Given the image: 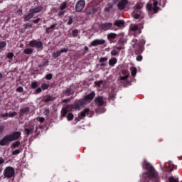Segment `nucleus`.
Segmentation results:
<instances>
[{
  "instance_id": "obj_60",
  "label": "nucleus",
  "mask_w": 182,
  "mask_h": 182,
  "mask_svg": "<svg viewBox=\"0 0 182 182\" xmlns=\"http://www.w3.org/2000/svg\"><path fill=\"white\" fill-rule=\"evenodd\" d=\"M127 77H129V75H124L121 77V80H126V79H127Z\"/></svg>"
},
{
  "instance_id": "obj_3",
  "label": "nucleus",
  "mask_w": 182,
  "mask_h": 182,
  "mask_svg": "<svg viewBox=\"0 0 182 182\" xmlns=\"http://www.w3.org/2000/svg\"><path fill=\"white\" fill-rule=\"evenodd\" d=\"M95 96H96V93L95 92H92L91 93L85 96V99L82 100V104L85 103V105H87V103H90L95 99Z\"/></svg>"
},
{
  "instance_id": "obj_33",
  "label": "nucleus",
  "mask_w": 182,
  "mask_h": 182,
  "mask_svg": "<svg viewBox=\"0 0 182 182\" xmlns=\"http://www.w3.org/2000/svg\"><path fill=\"white\" fill-rule=\"evenodd\" d=\"M53 100H55V97H52V96H48L47 97V98L45 100L46 103H48L49 102H53Z\"/></svg>"
},
{
  "instance_id": "obj_14",
  "label": "nucleus",
  "mask_w": 182,
  "mask_h": 182,
  "mask_svg": "<svg viewBox=\"0 0 182 182\" xmlns=\"http://www.w3.org/2000/svg\"><path fill=\"white\" fill-rule=\"evenodd\" d=\"M68 109H69V105H63L61 110L60 119L62 120L63 117H66L68 114Z\"/></svg>"
},
{
  "instance_id": "obj_42",
  "label": "nucleus",
  "mask_w": 182,
  "mask_h": 182,
  "mask_svg": "<svg viewBox=\"0 0 182 182\" xmlns=\"http://www.w3.org/2000/svg\"><path fill=\"white\" fill-rule=\"evenodd\" d=\"M132 16L133 18H134L135 19H139L140 18V14H136V12H133L132 13Z\"/></svg>"
},
{
  "instance_id": "obj_43",
  "label": "nucleus",
  "mask_w": 182,
  "mask_h": 182,
  "mask_svg": "<svg viewBox=\"0 0 182 182\" xmlns=\"http://www.w3.org/2000/svg\"><path fill=\"white\" fill-rule=\"evenodd\" d=\"M152 8H153V5L151 4L148 3L146 4V9H147V11H151Z\"/></svg>"
},
{
  "instance_id": "obj_19",
  "label": "nucleus",
  "mask_w": 182,
  "mask_h": 182,
  "mask_svg": "<svg viewBox=\"0 0 182 182\" xmlns=\"http://www.w3.org/2000/svg\"><path fill=\"white\" fill-rule=\"evenodd\" d=\"M55 26H57V24H53L50 27H47L46 28V33H50L53 32V29H55Z\"/></svg>"
},
{
  "instance_id": "obj_18",
  "label": "nucleus",
  "mask_w": 182,
  "mask_h": 182,
  "mask_svg": "<svg viewBox=\"0 0 182 182\" xmlns=\"http://www.w3.org/2000/svg\"><path fill=\"white\" fill-rule=\"evenodd\" d=\"M31 109H29V107H24V108H21L20 109V114L21 116H23V114H28V113H29V111Z\"/></svg>"
},
{
  "instance_id": "obj_48",
  "label": "nucleus",
  "mask_w": 182,
  "mask_h": 182,
  "mask_svg": "<svg viewBox=\"0 0 182 182\" xmlns=\"http://www.w3.org/2000/svg\"><path fill=\"white\" fill-rule=\"evenodd\" d=\"M69 51V49L68 48H63L60 50V53L62 54V53H66L67 52Z\"/></svg>"
},
{
  "instance_id": "obj_25",
  "label": "nucleus",
  "mask_w": 182,
  "mask_h": 182,
  "mask_svg": "<svg viewBox=\"0 0 182 182\" xmlns=\"http://www.w3.org/2000/svg\"><path fill=\"white\" fill-rule=\"evenodd\" d=\"M82 100H78L77 103L75 105V109H78L79 110V109H80V106H83V105H86L85 103L82 104Z\"/></svg>"
},
{
  "instance_id": "obj_28",
  "label": "nucleus",
  "mask_w": 182,
  "mask_h": 182,
  "mask_svg": "<svg viewBox=\"0 0 182 182\" xmlns=\"http://www.w3.org/2000/svg\"><path fill=\"white\" fill-rule=\"evenodd\" d=\"M141 8H143V3L141 2H138L134 6V9L137 10L141 9Z\"/></svg>"
},
{
  "instance_id": "obj_52",
  "label": "nucleus",
  "mask_w": 182,
  "mask_h": 182,
  "mask_svg": "<svg viewBox=\"0 0 182 182\" xmlns=\"http://www.w3.org/2000/svg\"><path fill=\"white\" fill-rule=\"evenodd\" d=\"M136 60H137L138 62H141V60H143V56H141V55H138V56L136 57Z\"/></svg>"
},
{
  "instance_id": "obj_62",
  "label": "nucleus",
  "mask_w": 182,
  "mask_h": 182,
  "mask_svg": "<svg viewBox=\"0 0 182 182\" xmlns=\"http://www.w3.org/2000/svg\"><path fill=\"white\" fill-rule=\"evenodd\" d=\"M107 7H108L109 9H112V8H113V4L109 3V4H107Z\"/></svg>"
},
{
  "instance_id": "obj_31",
  "label": "nucleus",
  "mask_w": 182,
  "mask_h": 182,
  "mask_svg": "<svg viewBox=\"0 0 182 182\" xmlns=\"http://www.w3.org/2000/svg\"><path fill=\"white\" fill-rule=\"evenodd\" d=\"M61 55L60 51H56L53 53V58L54 59H56V58H59V56Z\"/></svg>"
},
{
  "instance_id": "obj_39",
  "label": "nucleus",
  "mask_w": 182,
  "mask_h": 182,
  "mask_svg": "<svg viewBox=\"0 0 182 182\" xmlns=\"http://www.w3.org/2000/svg\"><path fill=\"white\" fill-rule=\"evenodd\" d=\"M168 181L169 182H178V179L175 178L173 176H171V177L168 178Z\"/></svg>"
},
{
  "instance_id": "obj_47",
  "label": "nucleus",
  "mask_w": 182,
  "mask_h": 182,
  "mask_svg": "<svg viewBox=\"0 0 182 182\" xmlns=\"http://www.w3.org/2000/svg\"><path fill=\"white\" fill-rule=\"evenodd\" d=\"M32 28V24H31L29 23H28L26 25H24V28L25 29H28V28Z\"/></svg>"
},
{
  "instance_id": "obj_53",
  "label": "nucleus",
  "mask_w": 182,
  "mask_h": 182,
  "mask_svg": "<svg viewBox=\"0 0 182 182\" xmlns=\"http://www.w3.org/2000/svg\"><path fill=\"white\" fill-rule=\"evenodd\" d=\"M14 116H16V112H9V117H14Z\"/></svg>"
},
{
  "instance_id": "obj_29",
  "label": "nucleus",
  "mask_w": 182,
  "mask_h": 182,
  "mask_svg": "<svg viewBox=\"0 0 182 182\" xmlns=\"http://www.w3.org/2000/svg\"><path fill=\"white\" fill-rule=\"evenodd\" d=\"M4 48H6V41H0V50H4Z\"/></svg>"
},
{
  "instance_id": "obj_34",
  "label": "nucleus",
  "mask_w": 182,
  "mask_h": 182,
  "mask_svg": "<svg viewBox=\"0 0 182 182\" xmlns=\"http://www.w3.org/2000/svg\"><path fill=\"white\" fill-rule=\"evenodd\" d=\"M12 147H14V149H16V147H19V146H21V141H17L14 143L12 144Z\"/></svg>"
},
{
  "instance_id": "obj_63",
  "label": "nucleus",
  "mask_w": 182,
  "mask_h": 182,
  "mask_svg": "<svg viewBox=\"0 0 182 182\" xmlns=\"http://www.w3.org/2000/svg\"><path fill=\"white\" fill-rule=\"evenodd\" d=\"M4 163H5V160L4 159V158L0 157V164H4Z\"/></svg>"
},
{
  "instance_id": "obj_58",
  "label": "nucleus",
  "mask_w": 182,
  "mask_h": 182,
  "mask_svg": "<svg viewBox=\"0 0 182 182\" xmlns=\"http://www.w3.org/2000/svg\"><path fill=\"white\" fill-rule=\"evenodd\" d=\"M70 98L65 99V100H62V102L63 103H68V102H70Z\"/></svg>"
},
{
  "instance_id": "obj_9",
  "label": "nucleus",
  "mask_w": 182,
  "mask_h": 182,
  "mask_svg": "<svg viewBox=\"0 0 182 182\" xmlns=\"http://www.w3.org/2000/svg\"><path fill=\"white\" fill-rule=\"evenodd\" d=\"M129 4V1L127 0H121L118 2L117 6L120 11H123L124 8H126V5Z\"/></svg>"
},
{
  "instance_id": "obj_40",
  "label": "nucleus",
  "mask_w": 182,
  "mask_h": 182,
  "mask_svg": "<svg viewBox=\"0 0 182 182\" xmlns=\"http://www.w3.org/2000/svg\"><path fill=\"white\" fill-rule=\"evenodd\" d=\"M111 55L112 56H117V55H119V51H117V50H112L111 51Z\"/></svg>"
},
{
  "instance_id": "obj_21",
  "label": "nucleus",
  "mask_w": 182,
  "mask_h": 182,
  "mask_svg": "<svg viewBox=\"0 0 182 182\" xmlns=\"http://www.w3.org/2000/svg\"><path fill=\"white\" fill-rule=\"evenodd\" d=\"M116 38H117V34L114 33H110L107 35V39H109V41H112V39H116Z\"/></svg>"
},
{
  "instance_id": "obj_35",
  "label": "nucleus",
  "mask_w": 182,
  "mask_h": 182,
  "mask_svg": "<svg viewBox=\"0 0 182 182\" xmlns=\"http://www.w3.org/2000/svg\"><path fill=\"white\" fill-rule=\"evenodd\" d=\"M73 114L72 113H68V115H67V119L69 122H70V120H73Z\"/></svg>"
},
{
  "instance_id": "obj_16",
  "label": "nucleus",
  "mask_w": 182,
  "mask_h": 182,
  "mask_svg": "<svg viewBox=\"0 0 182 182\" xmlns=\"http://www.w3.org/2000/svg\"><path fill=\"white\" fill-rule=\"evenodd\" d=\"M105 40H94L92 43L91 45L92 46H97V45H103V43H105Z\"/></svg>"
},
{
  "instance_id": "obj_7",
  "label": "nucleus",
  "mask_w": 182,
  "mask_h": 182,
  "mask_svg": "<svg viewBox=\"0 0 182 182\" xmlns=\"http://www.w3.org/2000/svg\"><path fill=\"white\" fill-rule=\"evenodd\" d=\"M11 142L9 136L5 135L3 139L0 140V146H9Z\"/></svg>"
},
{
  "instance_id": "obj_8",
  "label": "nucleus",
  "mask_w": 182,
  "mask_h": 182,
  "mask_svg": "<svg viewBox=\"0 0 182 182\" xmlns=\"http://www.w3.org/2000/svg\"><path fill=\"white\" fill-rule=\"evenodd\" d=\"M11 141H15V140H18L21 137L20 132H14L11 134L8 135Z\"/></svg>"
},
{
  "instance_id": "obj_30",
  "label": "nucleus",
  "mask_w": 182,
  "mask_h": 182,
  "mask_svg": "<svg viewBox=\"0 0 182 182\" xmlns=\"http://www.w3.org/2000/svg\"><path fill=\"white\" fill-rule=\"evenodd\" d=\"M131 73L132 76H136V73H137V68H136V67L131 68Z\"/></svg>"
},
{
  "instance_id": "obj_38",
  "label": "nucleus",
  "mask_w": 182,
  "mask_h": 182,
  "mask_svg": "<svg viewBox=\"0 0 182 182\" xmlns=\"http://www.w3.org/2000/svg\"><path fill=\"white\" fill-rule=\"evenodd\" d=\"M95 85H96V86H97L98 87H100V86L103 85V80L95 81Z\"/></svg>"
},
{
  "instance_id": "obj_23",
  "label": "nucleus",
  "mask_w": 182,
  "mask_h": 182,
  "mask_svg": "<svg viewBox=\"0 0 182 182\" xmlns=\"http://www.w3.org/2000/svg\"><path fill=\"white\" fill-rule=\"evenodd\" d=\"M66 8H68V2L67 1H63L59 7V9L60 11H63L64 9H66Z\"/></svg>"
},
{
  "instance_id": "obj_50",
  "label": "nucleus",
  "mask_w": 182,
  "mask_h": 182,
  "mask_svg": "<svg viewBox=\"0 0 182 182\" xmlns=\"http://www.w3.org/2000/svg\"><path fill=\"white\" fill-rule=\"evenodd\" d=\"M77 33H79V31L77 30L73 31V36L75 38L77 36Z\"/></svg>"
},
{
  "instance_id": "obj_32",
  "label": "nucleus",
  "mask_w": 182,
  "mask_h": 182,
  "mask_svg": "<svg viewBox=\"0 0 182 182\" xmlns=\"http://www.w3.org/2000/svg\"><path fill=\"white\" fill-rule=\"evenodd\" d=\"M130 29L131 31H132L133 32L136 31H139V26L137 25H132L130 26Z\"/></svg>"
},
{
  "instance_id": "obj_12",
  "label": "nucleus",
  "mask_w": 182,
  "mask_h": 182,
  "mask_svg": "<svg viewBox=\"0 0 182 182\" xmlns=\"http://www.w3.org/2000/svg\"><path fill=\"white\" fill-rule=\"evenodd\" d=\"M88 113H89V109L85 108L81 112V114L78 116V117L76 118V120H77V122H80V120H82V119H83V117H86V114H87Z\"/></svg>"
},
{
  "instance_id": "obj_37",
  "label": "nucleus",
  "mask_w": 182,
  "mask_h": 182,
  "mask_svg": "<svg viewBox=\"0 0 182 182\" xmlns=\"http://www.w3.org/2000/svg\"><path fill=\"white\" fill-rule=\"evenodd\" d=\"M132 45L133 46V48H136L137 46V39L134 38L132 41Z\"/></svg>"
},
{
  "instance_id": "obj_59",
  "label": "nucleus",
  "mask_w": 182,
  "mask_h": 182,
  "mask_svg": "<svg viewBox=\"0 0 182 182\" xmlns=\"http://www.w3.org/2000/svg\"><path fill=\"white\" fill-rule=\"evenodd\" d=\"M41 21V18H37L36 20H33V23H39V21Z\"/></svg>"
},
{
  "instance_id": "obj_11",
  "label": "nucleus",
  "mask_w": 182,
  "mask_h": 182,
  "mask_svg": "<svg viewBox=\"0 0 182 182\" xmlns=\"http://www.w3.org/2000/svg\"><path fill=\"white\" fill-rule=\"evenodd\" d=\"M112 26H113L112 23H104L101 24L100 28L102 31H109V29H112Z\"/></svg>"
},
{
  "instance_id": "obj_64",
  "label": "nucleus",
  "mask_w": 182,
  "mask_h": 182,
  "mask_svg": "<svg viewBox=\"0 0 182 182\" xmlns=\"http://www.w3.org/2000/svg\"><path fill=\"white\" fill-rule=\"evenodd\" d=\"M63 15H65V11H60V12L58 13V16H63Z\"/></svg>"
},
{
  "instance_id": "obj_55",
  "label": "nucleus",
  "mask_w": 182,
  "mask_h": 182,
  "mask_svg": "<svg viewBox=\"0 0 182 182\" xmlns=\"http://www.w3.org/2000/svg\"><path fill=\"white\" fill-rule=\"evenodd\" d=\"M19 153H21V151H19V149H16L15 151H13L12 154L16 155L19 154Z\"/></svg>"
},
{
  "instance_id": "obj_13",
  "label": "nucleus",
  "mask_w": 182,
  "mask_h": 182,
  "mask_svg": "<svg viewBox=\"0 0 182 182\" xmlns=\"http://www.w3.org/2000/svg\"><path fill=\"white\" fill-rule=\"evenodd\" d=\"M95 102L97 106H103L105 105V99L101 96L96 97Z\"/></svg>"
},
{
  "instance_id": "obj_54",
  "label": "nucleus",
  "mask_w": 182,
  "mask_h": 182,
  "mask_svg": "<svg viewBox=\"0 0 182 182\" xmlns=\"http://www.w3.org/2000/svg\"><path fill=\"white\" fill-rule=\"evenodd\" d=\"M16 90L20 92V93H22V92H23V87H18Z\"/></svg>"
},
{
  "instance_id": "obj_36",
  "label": "nucleus",
  "mask_w": 182,
  "mask_h": 182,
  "mask_svg": "<svg viewBox=\"0 0 182 182\" xmlns=\"http://www.w3.org/2000/svg\"><path fill=\"white\" fill-rule=\"evenodd\" d=\"M31 87L33 89H36L38 87V82L33 81L31 82Z\"/></svg>"
},
{
  "instance_id": "obj_44",
  "label": "nucleus",
  "mask_w": 182,
  "mask_h": 182,
  "mask_svg": "<svg viewBox=\"0 0 182 182\" xmlns=\"http://www.w3.org/2000/svg\"><path fill=\"white\" fill-rule=\"evenodd\" d=\"M52 77H53V75H52V74L49 73V74H47L46 75V79L47 80H50L52 79Z\"/></svg>"
},
{
  "instance_id": "obj_4",
  "label": "nucleus",
  "mask_w": 182,
  "mask_h": 182,
  "mask_svg": "<svg viewBox=\"0 0 182 182\" xmlns=\"http://www.w3.org/2000/svg\"><path fill=\"white\" fill-rule=\"evenodd\" d=\"M85 6H86V1H85V0H80L76 3L75 9L77 12H82Z\"/></svg>"
},
{
  "instance_id": "obj_46",
  "label": "nucleus",
  "mask_w": 182,
  "mask_h": 182,
  "mask_svg": "<svg viewBox=\"0 0 182 182\" xmlns=\"http://www.w3.org/2000/svg\"><path fill=\"white\" fill-rule=\"evenodd\" d=\"M6 58L8 59H12L14 58V53H9L6 54Z\"/></svg>"
},
{
  "instance_id": "obj_51",
  "label": "nucleus",
  "mask_w": 182,
  "mask_h": 182,
  "mask_svg": "<svg viewBox=\"0 0 182 182\" xmlns=\"http://www.w3.org/2000/svg\"><path fill=\"white\" fill-rule=\"evenodd\" d=\"M72 23H73V18L72 17H70L68 21V25H72Z\"/></svg>"
},
{
  "instance_id": "obj_61",
  "label": "nucleus",
  "mask_w": 182,
  "mask_h": 182,
  "mask_svg": "<svg viewBox=\"0 0 182 182\" xmlns=\"http://www.w3.org/2000/svg\"><path fill=\"white\" fill-rule=\"evenodd\" d=\"M4 130H5V127L0 126V133H3Z\"/></svg>"
},
{
  "instance_id": "obj_20",
  "label": "nucleus",
  "mask_w": 182,
  "mask_h": 182,
  "mask_svg": "<svg viewBox=\"0 0 182 182\" xmlns=\"http://www.w3.org/2000/svg\"><path fill=\"white\" fill-rule=\"evenodd\" d=\"M63 93L65 96H70V95H73V90L72 88H67L63 91Z\"/></svg>"
},
{
  "instance_id": "obj_1",
  "label": "nucleus",
  "mask_w": 182,
  "mask_h": 182,
  "mask_svg": "<svg viewBox=\"0 0 182 182\" xmlns=\"http://www.w3.org/2000/svg\"><path fill=\"white\" fill-rule=\"evenodd\" d=\"M145 167L148 169V172L143 174V178L146 180H149V178H154L157 177V173L156 170L150 164L145 163Z\"/></svg>"
},
{
  "instance_id": "obj_2",
  "label": "nucleus",
  "mask_w": 182,
  "mask_h": 182,
  "mask_svg": "<svg viewBox=\"0 0 182 182\" xmlns=\"http://www.w3.org/2000/svg\"><path fill=\"white\" fill-rule=\"evenodd\" d=\"M4 174L6 178H11L15 175V169L11 166H8L5 168Z\"/></svg>"
},
{
  "instance_id": "obj_26",
  "label": "nucleus",
  "mask_w": 182,
  "mask_h": 182,
  "mask_svg": "<svg viewBox=\"0 0 182 182\" xmlns=\"http://www.w3.org/2000/svg\"><path fill=\"white\" fill-rule=\"evenodd\" d=\"M23 53H25L26 55H32V53H33V49L26 48L23 50Z\"/></svg>"
},
{
  "instance_id": "obj_5",
  "label": "nucleus",
  "mask_w": 182,
  "mask_h": 182,
  "mask_svg": "<svg viewBox=\"0 0 182 182\" xmlns=\"http://www.w3.org/2000/svg\"><path fill=\"white\" fill-rule=\"evenodd\" d=\"M29 46L31 48H36V49H41V48H43V43L41 41L33 40V41H30Z\"/></svg>"
},
{
  "instance_id": "obj_27",
  "label": "nucleus",
  "mask_w": 182,
  "mask_h": 182,
  "mask_svg": "<svg viewBox=\"0 0 182 182\" xmlns=\"http://www.w3.org/2000/svg\"><path fill=\"white\" fill-rule=\"evenodd\" d=\"M97 11V9L96 8H92L90 9L88 11H87V14L88 15H93V14H96V12Z\"/></svg>"
},
{
  "instance_id": "obj_49",
  "label": "nucleus",
  "mask_w": 182,
  "mask_h": 182,
  "mask_svg": "<svg viewBox=\"0 0 182 182\" xmlns=\"http://www.w3.org/2000/svg\"><path fill=\"white\" fill-rule=\"evenodd\" d=\"M107 60V57H103L100 59V63H102L104 62H106Z\"/></svg>"
},
{
  "instance_id": "obj_56",
  "label": "nucleus",
  "mask_w": 182,
  "mask_h": 182,
  "mask_svg": "<svg viewBox=\"0 0 182 182\" xmlns=\"http://www.w3.org/2000/svg\"><path fill=\"white\" fill-rule=\"evenodd\" d=\"M50 113V111L48 109H45V111L43 112V114H45V116H48Z\"/></svg>"
},
{
  "instance_id": "obj_6",
  "label": "nucleus",
  "mask_w": 182,
  "mask_h": 182,
  "mask_svg": "<svg viewBox=\"0 0 182 182\" xmlns=\"http://www.w3.org/2000/svg\"><path fill=\"white\" fill-rule=\"evenodd\" d=\"M35 130V125H26L25 129L23 130L24 134H26V136H29V134H32L33 133V131Z\"/></svg>"
},
{
  "instance_id": "obj_15",
  "label": "nucleus",
  "mask_w": 182,
  "mask_h": 182,
  "mask_svg": "<svg viewBox=\"0 0 182 182\" xmlns=\"http://www.w3.org/2000/svg\"><path fill=\"white\" fill-rule=\"evenodd\" d=\"M35 16V14L32 12V11L30 9L28 11V14L26 16H24V22H28L29 19H32Z\"/></svg>"
},
{
  "instance_id": "obj_24",
  "label": "nucleus",
  "mask_w": 182,
  "mask_h": 182,
  "mask_svg": "<svg viewBox=\"0 0 182 182\" xmlns=\"http://www.w3.org/2000/svg\"><path fill=\"white\" fill-rule=\"evenodd\" d=\"M117 63V59L116 58H112L109 60V65L110 66H114Z\"/></svg>"
},
{
  "instance_id": "obj_22",
  "label": "nucleus",
  "mask_w": 182,
  "mask_h": 182,
  "mask_svg": "<svg viewBox=\"0 0 182 182\" xmlns=\"http://www.w3.org/2000/svg\"><path fill=\"white\" fill-rule=\"evenodd\" d=\"M114 25L115 26H119V27H120V26L124 25V21H123V20H118V21H116L114 23Z\"/></svg>"
},
{
  "instance_id": "obj_45",
  "label": "nucleus",
  "mask_w": 182,
  "mask_h": 182,
  "mask_svg": "<svg viewBox=\"0 0 182 182\" xmlns=\"http://www.w3.org/2000/svg\"><path fill=\"white\" fill-rule=\"evenodd\" d=\"M36 120L40 122V123H43V122H45V118H43L42 117H38L36 118Z\"/></svg>"
},
{
  "instance_id": "obj_41",
  "label": "nucleus",
  "mask_w": 182,
  "mask_h": 182,
  "mask_svg": "<svg viewBox=\"0 0 182 182\" xmlns=\"http://www.w3.org/2000/svg\"><path fill=\"white\" fill-rule=\"evenodd\" d=\"M41 89L43 90H46V89H49V85H48V84H43L41 85Z\"/></svg>"
},
{
  "instance_id": "obj_57",
  "label": "nucleus",
  "mask_w": 182,
  "mask_h": 182,
  "mask_svg": "<svg viewBox=\"0 0 182 182\" xmlns=\"http://www.w3.org/2000/svg\"><path fill=\"white\" fill-rule=\"evenodd\" d=\"M41 92H42V88L41 87H38L36 90V93L38 94V93H41Z\"/></svg>"
},
{
  "instance_id": "obj_10",
  "label": "nucleus",
  "mask_w": 182,
  "mask_h": 182,
  "mask_svg": "<svg viewBox=\"0 0 182 182\" xmlns=\"http://www.w3.org/2000/svg\"><path fill=\"white\" fill-rule=\"evenodd\" d=\"M161 2V0H153V11L154 12V14H157L159 12V11L160 10V8H159V6H157V5H159V4H160Z\"/></svg>"
},
{
  "instance_id": "obj_17",
  "label": "nucleus",
  "mask_w": 182,
  "mask_h": 182,
  "mask_svg": "<svg viewBox=\"0 0 182 182\" xmlns=\"http://www.w3.org/2000/svg\"><path fill=\"white\" fill-rule=\"evenodd\" d=\"M43 9V7L42 6H39L38 7H35L34 9H31V11L34 14H39L42 10Z\"/></svg>"
}]
</instances>
